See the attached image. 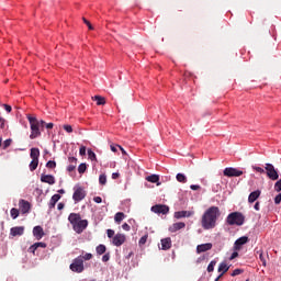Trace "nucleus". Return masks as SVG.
Here are the masks:
<instances>
[{
    "label": "nucleus",
    "instance_id": "12",
    "mask_svg": "<svg viewBox=\"0 0 281 281\" xmlns=\"http://www.w3.org/2000/svg\"><path fill=\"white\" fill-rule=\"evenodd\" d=\"M19 205L22 214H29L30 210H32V205L25 200H20Z\"/></svg>",
    "mask_w": 281,
    "mask_h": 281
},
{
    "label": "nucleus",
    "instance_id": "63",
    "mask_svg": "<svg viewBox=\"0 0 281 281\" xmlns=\"http://www.w3.org/2000/svg\"><path fill=\"white\" fill-rule=\"evenodd\" d=\"M46 128H48V130L54 128V123H46Z\"/></svg>",
    "mask_w": 281,
    "mask_h": 281
},
{
    "label": "nucleus",
    "instance_id": "36",
    "mask_svg": "<svg viewBox=\"0 0 281 281\" xmlns=\"http://www.w3.org/2000/svg\"><path fill=\"white\" fill-rule=\"evenodd\" d=\"M99 183L101 186H106V175H100L99 177Z\"/></svg>",
    "mask_w": 281,
    "mask_h": 281
},
{
    "label": "nucleus",
    "instance_id": "42",
    "mask_svg": "<svg viewBox=\"0 0 281 281\" xmlns=\"http://www.w3.org/2000/svg\"><path fill=\"white\" fill-rule=\"evenodd\" d=\"M240 273H243V269H235V270L232 272V277H233V278H236V276H240Z\"/></svg>",
    "mask_w": 281,
    "mask_h": 281
},
{
    "label": "nucleus",
    "instance_id": "30",
    "mask_svg": "<svg viewBox=\"0 0 281 281\" xmlns=\"http://www.w3.org/2000/svg\"><path fill=\"white\" fill-rule=\"evenodd\" d=\"M37 168H38V160L32 159V161L30 162L31 172H34V170H36Z\"/></svg>",
    "mask_w": 281,
    "mask_h": 281
},
{
    "label": "nucleus",
    "instance_id": "34",
    "mask_svg": "<svg viewBox=\"0 0 281 281\" xmlns=\"http://www.w3.org/2000/svg\"><path fill=\"white\" fill-rule=\"evenodd\" d=\"M259 254V260L262 262L263 267H267V259H265V255L262 254V250L257 251Z\"/></svg>",
    "mask_w": 281,
    "mask_h": 281
},
{
    "label": "nucleus",
    "instance_id": "23",
    "mask_svg": "<svg viewBox=\"0 0 281 281\" xmlns=\"http://www.w3.org/2000/svg\"><path fill=\"white\" fill-rule=\"evenodd\" d=\"M38 247H42V249H45L47 247V244L40 241V243H35L30 247V251H32V254H35L36 249H38Z\"/></svg>",
    "mask_w": 281,
    "mask_h": 281
},
{
    "label": "nucleus",
    "instance_id": "61",
    "mask_svg": "<svg viewBox=\"0 0 281 281\" xmlns=\"http://www.w3.org/2000/svg\"><path fill=\"white\" fill-rule=\"evenodd\" d=\"M57 210H65V203L63 202L58 203Z\"/></svg>",
    "mask_w": 281,
    "mask_h": 281
},
{
    "label": "nucleus",
    "instance_id": "10",
    "mask_svg": "<svg viewBox=\"0 0 281 281\" xmlns=\"http://www.w3.org/2000/svg\"><path fill=\"white\" fill-rule=\"evenodd\" d=\"M247 243H249V237L247 236L239 237L234 244V250L240 251V249H243V245H247Z\"/></svg>",
    "mask_w": 281,
    "mask_h": 281
},
{
    "label": "nucleus",
    "instance_id": "47",
    "mask_svg": "<svg viewBox=\"0 0 281 281\" xmlns=\"http://www.w3.org/2000/svg\"><path fill=\"white\" fill-rule=\"evenodd\" d=\"M38 125H40V128H41L42 131H44V130H45V126L47 125V123H46L45 121L41 120V121H38Z\"/></svg>",
    "mask_w": 281,
    "mask_h": 281
},
{
    "label": "nucleus",
    "instance_id": "57",
    "mask_svg": "<svg viewBox=\"0 0 281 281\" xmlns=\"http://www.w3.org/2000/svg\"><path fill=\"white\" fill-rule=\"evenodd\" d=\"M190 188H191L192 190H194V191L201 190V186H199V184H191Z\"/></svg>",
    "mask_w": 281,
    "mask_h": 281
},
{
    "label": "nucleus",
    "instance_id": "32",
    "mask_svg": "<svg viewBox=\"0 0 281 281\" xmlns=\"http://www.w3.org/2000/svg\"><path fill=\"white\" fill-rule=\"evenodd\" d=\"M10 214L13 220L19 218V214H20L19 209H14V207L11 209Z\"/></svg>",
    "mask_w": 281,
    "mask_h": 281
},
{
    "label": "nucleus",
    "instance_id": "6",
    "mask_svg": "<svg viewBox=\"0 0 281 281\" xmlns=\"http://www.w3.org/2000/svg\"><path fill=\"white\" fill-rule=\"evenodd\" d=\"M265 170L272 181H278V179H280V175H278V170H276V167L272 164H266Z\"/></svg>",
    "mask_w": 281,
    "mask_h": 281
},
{
    "label": "nucleus",
    "instance_id": "56",
    "mask_svg": "<svg viewBox=\"0 0 281 281\" xmlns=\"http://www.w3.org/2000/svg\"><path fill=\"white\" fill-rule=\"evenodd\" d=\"M236 258H238V251H234V252L231 255L229 260H234V259H236Z\"/></svg>",
    "mask_w": 281,
    "mask_h": 281
},
{
    "label": "nucleus",
    "instance_id": "26",
    "mask_svg": "<svg viewBox=\"0 0 281 281\" xmlns=\"http://www.w3.org/2000/svg\"><path fill=\"white\" fill-rule=\"evenodd\" d=\"M125 218H126V214H124L123 212H117L114 215V221H115V223H117V225H120V223H122V221Z\"/></svg>",
    "mask_w": 281,
    "mask_h": 281
},
{
    "label": "nucleus",
    "instance_id": "53",
    "mask_svg": "<svg viewBox=\"0 0 281 281\" xmlns=\"http://www.w3.org/2000/svg\"><path fill=\"white\" fill-rule=\"evenodd\" d=\"M110 258H111V256H110L109 254H105V255H103V257H102V261H103V262H109Z\"/></svg>",
    "mask_w": 281,
    "mask_h": 281
},
{
    "label": "nucleus",
    "instance_id": "29",
    "mask_svg": "<svg viewBox=\"0 0 281 281\" xmlns=\"http://www.w3.org/2000/svg\"><path fill=\"white\" fill-rule=\"evenodd\" d=\"M78 258H80L81 261L85 262V260H91L93 258V255L91 252H86L85 255L78 256Z\"/></svg>",
    "mask_w": 281,
    "mask_h": 281
},
{
    "label": "nucleus",
    "instance_id": "60",
    "mask_svg": "<svg viewBox=\"0 0 281 281\" xmlns=\"http://www.w3.org/2000/svg\"><path fill=\"white\" fill-rule=\"evenodd\" d=\"M254 209H255L257 212H260V202H256Z\"/></svg>",
    "mask_w": 281,
    "mask_h": 281
},
{
    "label": "nucleus",
    "instance_id": "35",
    "mask_svg": "<svg viewBox=\"0 0 281 281\" xmlns=\"http://www.w3.org/2000/svg\"><path fill=\"white\" fill-rule=\"evenodd\" d=\"M214 267H216V261L212 260L207 266L209 273H212V271H214Z\"/></svg>",
    "mask_w": 281,
    "mask_h": 281
},
{
    "label": "nucleus",
    "instance_id": "11",
    "mask_svg": "<svg viewBox=\"0 0 281 281\" xmlns=\"http://www.w3.org/2000/svg\"><path fill=\"white\" fill-rule=\"evenodd\" d=\"M112 243L115 247H122L123 243H126V235L124 234H116L113 239Z\"/></svg>",
    "mask_w": 281,
    "mask_h": 281
},
{
    "label": "nucleus",
    "instance_id": "3",
    "mask_svg": "<svg viewBox=\"0 0 281 281\" xmlns=\"http://www.w3.org/2000/svg\"><path fill=\"white\" fill-rule=\"evenodd\" d=\"M27 121L31 126V134L30 139H36L37 137H41L43 130L41 128V125L38 124V119L36 116H32L27 114Z\"/></svg>",
    "mask_w": 281,
    "mask_h": 281
},
{
    "label": "nucleus",
    "instance_id": "2",
    "mask_svg": "<svg viewBox=\"0 0 281 281\" xmlns=\"http://www.w3.org/2000/svg\"><path fill=\"white\" fill-rule=\"evenodd\" d=\"M68 221L76 234H82V232H85L86 228L89 227V221L82 220L79 213H70L68 216Z\"/></svg>",
    "mask_w": 281,
    "mask_h": 281
},
{
    "label": "nucleus",
    "instance_id": "54",
    "mask_svg": "<svg viewBox=\"0 0 281 281\" xmlns=\"http://www.w3.org/2000/svg\"><path fill=\"white\" fill-rule=\"evenodd\" d=\"M2 106H4V110L7 111V113H12V106L11 105L3 104Z\"/></svg>",
    "mask_w": 281,
    "mask_h": 281
},
{
    "label": "nucleus",
    "instance_id": "49",
    "mask_svg": "<svg viewBox=\"0 0 281 281\" xmlns=\"http://www.w3.org/2000/svg\"><path fill=\"white\" fill-rule=\"evenodd\" d=\"M106 234H108V238H113V236H115V231L108 229Z\"/></svg>",
    "mask_w": 281,
    "mask_h": 281
},
{
    "label": "nucleus",
    "instance_id": "25",
    "mask_svg": "<svg viewBox=\"0 0 281 281\" xmlns=\"http://www.w3.org/2000/svg\"><path fill=\"white\" fill-rule=\"evenodd\" d=\"M92 100L97 102L98 106H103V104H106V99H104L102 95H94Z\"/></svg>",
    "mask_w": 281,
    "mask_h": 281
},
{
    "label": "nucleus",
    "instance_id": "37",
    "mask_svg": "<svg viewBox=\"0 0 281 281\" xmlns=\"http://www.w3.org/2000/svg\"><path fill=\"white\" fill-rule=\"evenodd\" d=\"M148 240V234L140 237L138 245L142 247L143 245H146V241Z\"/></svg>",
    "mask_w": 281,
    "mask_h": 281
},
{
    "label": "nucleus",
    "instance_id": "39",
    "mask_svg": "<svg viewBox=\"0 0 281 281\" xmlns=\"http://www.w3.org/2000/svg\"><path fill=\"white\" fill-rule=\"evenodd\" d=\"M46 168H50V169L53 170L54 168H56V161L49 160V161L46 164Z\"/></svg>",
    "mask_w": 281,
    "mask_h": 281
},
{
    "label": "nucleus",
    "instance_id": "27",
    "mask_svg": "<svg viewBox=\"0 0 281 281\" xmlns=\"http://www.w3.org/2000/svg\"><path fill=\"white\" fill-rule=\"evenodd\" d=\"M146 181H149V183H158L159 182V176L158 175H151L146 178Z\"/></svg>",
    "mask_w": 281,
    "mask_h": 281
},
{
    "label": "nucleus",
    "instance_id": "51",
    "mask_svg": "<svg viewBox=\"0 0 281 281\" xmlns=\"http://www.w3.org/2000/svg\"><path fill=\"white\" fill-rule=\"evenodd\" d=\"M68 161H69L70 164H72V165H76V164H78V158H76V157H69V158H68Z\"/></svg>",
    "mask_w": 281,
    "mask_h": 281
},
{
    "label": "nucleus",
    "instance_id": "4",
    "mask_svg": "<svg viewBox=\"0 0 281 281\" xmlns=\"http://www.w3.org/2000/svg\"><path fill=\"white\" fill-rule=\"evenodd\" d=\"M226 223H228L229 225H244L245 215H243V213L240 212H233L228 214V216L226 217Z\"/></svg>",
    "mask_w": 281,
    "mask_h": 281
},
{
    "label": "nucleus",
    "instance_id": "48",
    "mask_svg": "<svg viewBox=\"0 0 281 281\" xmlns=\"http://www.w3.org/2000/svg\"><path fill=\"white\" fill-rule=\"evenodd\" d=\"M274 203H276V205H280V203H281V193H279V194L274 198Z\"/></svg>",
    "mask_w": 281,
    "mask_h": 281
},
{
    "label": "nucleus",
    "instance_id": "19",
    "mask_svg": "<svg viewBox=\"0 0 281 281\" xmlns=\"http://www.w3.org/2000/svg\"><path fill=\"white\" fill-rule=\"evenodd\" d=\"M184 227H186V223H183V222L173 223L169 227V232H171V233L179 232V229H184Z\"/></svg>",
    "mask_w": 281,
    "mask_h": 281
},
{
    "label": "nucleus",
    "instance_id": "16",
    "mask_svg": "<svg viewBox=\"0 0 281 281\" xmlns=\"http://www.w3.org/2000/svg\"><path fill=\"white\" fill-rule=\"evenodd\" d=\"M212 247H213L212 243L198 245L196 246V254H204V251H210V249H212Z\"/></svg>",
    "mask_w": 281,
    "mask_h": 281
},
{
    "label": "nucleus",
    "instance_id": "13",
    "mask_svg": "<svg viewBox=\"0 0 281 281\" xmlns=\"http://www.w3.org/2000/svg\"><path fill=\"white\" fill-rule=\"evenodd\" d=\"M25 234V227L23 226H15L10 229L11 236H23Z\"/></svg>",
    "mask_w": 281,
    "mask_h": 281
},
{
    "label": "nucleus",
    "instance_id": "21",
    "mask_svg": "<svg viewBox=\"0 0 281 281\" xmlns=\"http://www.w3.org/2000/svg\"><path fill=\"white\" fill-rule=\"evenodd\" d=\"M220 274V278H223V276H225V273H227L229 271V266H227L226 262H221L217 269Z\"/></svg>",
    "mask_w": 281,
    "mask_h": 281
},
{
    "label": "nucleus",
    "instance_id": "31",
    "mask_svg": "<svg viewBox=\"0 0 281 281\" xmlns=\"http://www.w3.org/2000/svg\"><path fill=\"white\" fill-rule=\"evenodd\" d=\"M105 252H106V246L101 244L97 247V254H99V256H102V254H105Z\"/></svg>",
    "mask_w": 281,
    "mask_h": 281
},
{
    "label": "nucleus",
    "instance_id": "18",
    "mask_svg": "<svg viewBox=\"0 0 281 281\" xmlns=\"http://www.w3.org/2000/svg\"><path fill=\"white\" fill-rule=\"evenodd\" d=\"M160 243H161V249L164 251H168V249H170V247H172V239L170 237H166V238L161 239Z\"/></svg>",
    "mask_w": 281,
    "mask_h": 281
},
{
    "label": "nucleus",
    "instance_id": "41",
    "mask_svg": "<svg viewBox=\"0 0 281 281\" xmlns=\"http://www.w3.org/2000/svg\"><path fill=\"white\" fill-rule=\"evenodd\" d=\"M12 145V139H5L4 143H3V149L5 150V148H9V146Z\"/></svg>",
    "mask_w": 281,
    "mask_h": 281
},
{
    "label": "nucleus",
    "instance_id": "40",
    "mask_svg": "<svg viewBox=\"0 0 281 281\" xmlns=\"http://www.w3.org/2000/svg\"><path fill=\"white\" fill-rule=\"evenodd\" d=\"M274 190H276V192H281V180H278L274 183Z\"/></svg>",
    "mask_w": 281,
    "mask_h": 281
},
{
    "label": "nucleus",
    "instance_id": "14",
    "mask_svg": "<svg viewBox=\"0 0 281 281\" xmlns=\"http://www.w3.org/2000/svg\"><path fill=\"white\" fill-rule=\"evenodd\" d=\"M42 183H48V186H54L56 183V178L52 175H42L41 176Z\"/></svg>",
    "mask_w": 281,
    "mask_h": 281
},
{
    "label": "nucleus",
    "instance_id": "52",
    "mask_svg": "<svg viewBox=\"0 0 281 281\" xmlns=\"http://www.w3.org/2000/svg\"><path fill=\"white\" fill-rule=\"evenodd\" d=\"M0 128H5V119L0 116Z\"/></svg>",
    "mask_w": 281,
    "mask_h": 281
},
{
    "label": "nucleus",
    "instance_id": "45",
    "mask_svg": "<svg viewBox=\"0 0 281 281\" xmlns=\"http://www.w3.org/2000/svg\"><path fill=\"white\" fill-rule=\"evenodd\" d=\"M82 21L88 26V30H93V25L91 24V22H89V20H86L85 18H82Z\"/></svg>",
    "mask_w": 281,
    "mask_h": 281
},
{
    "label": "nucleus",
    "instance_id": "28",
    "mask_svg": "<svg viewBox=\"0 0 281 281\" xmlns=\"http://www.w3.org/2000/svg\"><path fill=\"white\" fill-rule=\"evenodd\" d=\"M176 179L177 181H179V183H188V178L183 173H178L176 176Z\"/></svg>",
    "mask_w": 281,
    "mask_h": 281
},
{
    "label": "nucleus",
    "instance_id": "55",
    "mask_svg": "<svg viewBox=\"0 0 281 281\" xmlns=\"http://www.w3.org/2000/svg\"><path fill=\"white\" fill-rule=\"evenodd\" d=\"M68 172H74L76 170V165H69L67 167Z\"/></svg>",
    "mask_w": 281,
    "mask_h": 281
},
{
    "label": "nucleus",
    "instance_id": "9",
    "mask_svg": "<svg viewBox=\"0 0 281 281\" xmlns=\"http://www.w3.org/2000/svg\"><path fill=\"white\" fill-rule=\"evenodd\" d=\"M243 170L234 167H227L224 169V177H243Z\"/></svg>",
    "mask_w": 281,
    "mask_h": 281
},
{
    "label": "nucleus",
    "instance_id": "62",
    "mask_svg": "<svg viewBox=\"0 0 281 281\" xmlns=\"http://www.w3.org/2000/svg\"><path fill=\"white\" fill-rule=\"evenodd\" d=\"M112 179H120V173L117 172L112 173Z\"/></svg>",
    "mask_w": 281,
    "mask_h": 281
},
{
    "label": "nucleus",
    "instance_id": "59",
    "mask_svg": "<svg viewBox=\"0 0 281 281\" xmlns=\"http://www.w3.org/2000/svg\"><path fill=\"white\" fill-rule=\"evenodd\" d=\"M93 201H94V203H102V198L101 196H94Z\"/></svg>",
    "mask_w": 281,
    "mask_h": 281
},
{
    "label": "nucleus",
    "instance_id": "20",
    "mask_svg": "<svg viewBox=\"0 0 281 281\" xmlns=\"http://www.w3.org/2000/svg\"><path fill=\"white\" fill-rule=\"evenodd\" d=\"M260 190H256L254 192H251L248 196V203H256V201H258V199H260Z\"/></svg>",
    "mask_w": 281,
    "mask_h": 281
},
{
    "label": "nucleus",
    "instance_id": "46",
    "mask_svg": "<svg viewBox=\"0 0 281 281\" xmlns=\"http://www.w3.org/2000/svg\"><path fill=\"white\" fill-rule=\"evenodd\" d=\"M64 131H66V133H74V127H71V125H64Z\"/></svg>",
    "mask_w": 281,
    "mask_h": 281
},
{
    "label": "nucleus",
    "instance_id": "15",
    "mask_svg": "<svg viewBox=\"0 0 281 281\" xmlns=\"http://www.w3.org/2000/svg\"><path fill=\"white\" fill-rule=\"evenodd\" d=\"M194 214V212L192 211H178L175 212V218H190V216H192Z\"/></svg>",
    "mask_w": 281,
    "mask_h": 281
},
{
    "label": "nucleus",
    "instance_id": "7",
    "mask_svg": "<svg viewBox=\"0 0 281 281\" xmlns=\"http://www.w3.org/2000/svg\"><path fill=\"white\" fill-rule=\"evenodd\" d=\"M85 196H87V191H85L82 187H78L77 189H75V192L72 194L75 203H80V201H82Z\"/></svg>",
    "mask_w": 281,
    "mask_h": 281
},
{
    "label": "nucleus",
    "instance_id": "1",
    "mask_svg": "<svg viewBox=\"0 0 281 281\" xmlns=\"http://www.w3.org/2000/svg\"><path fill=\"white\" fill-rule=\"evenodd\" d=\"M218 216H221V209L218 206L209 207L202 215L201 226L203 229H214Z\"/></svg>",
    "mask_w": 281,
    "mask_h": 281
},
{
    "label": "nucleus",
    "instance_id": "58",
    "mask_svg": "<svg viewBox=\"0 0 281 281\" xmlns=\"http://www.w3.org/2000/svg\"><path fill=\"white\" fill-rule=\"evenodd\" d=\"M117 148H120V145H111L112 153H117Z\"/></svg>",
    "mask_w": 281,
    "mask_h": 281
},
{
    "label": "nucleus",
    "instance_id": "24",
    "mask_svg": "<svg viewBox=\"0 0 281 281\" xmlns=\"http://www.w3.org/2000/svg\"><path fill=\"white\" fill-rule=\"evenodd\" d=\"M30 157L33 160H38V157H41V150L36 147L31 148Z\"/></svg>",
    "mask_w": 281,
    "mask_h": 281
},
{
    "label": "nucleus",
    "instance_id": "64",
    "mask_svg": "<svg viewBox=\"0 0 281 281\" xmlns=\"http://www.w3.org/2000/svg\"><path fill=\"white\" fill-rule=\"evenodd\" d=\"M57 192H58V194H65L64 189H59Z\"/></svg>",
    "mask_w": 281,
    "mask_h": 281
},
{
    "label": "nucleus",
    "instance_id": "8",
    "mask_svg": "<svg viewBox=\"0 0 281 281\" xmlns=\"http://www.w3.org/2000/svg\"><path fill=\"white\" fill-rule=\"evenodd\" d=\"M151 212H154V214H168L170 212V206L166 205V204H156L154 206H151Z\"/></svg>",
    "mask_w": 281,
    "mask_h": 281
},
{
    "label": "nucleus",
    "instance_id": "17",
    "mask_svg": "<svg viewBox=\"0 0 281 281\" xmlns=\"http://www.w3.org/2000/svg\"><path fill=\"white\" fill-rule=\"evenodd\" d=\"M33 236L36 238V240H41L43 236H45V232L43 231L42 226H35L33 228Z\"/></svg>",
    "mask_w": 281,
    "mask_h": 281
},
{
    "label": "nucleus",
    "instance_id": "43",
    "mask_svg": "<svg viewBox=\"0 0 281 281\" xmlns=\"http://www.w3.org/2000/svg\"><path fill=\"white\" fill-rule=\"evenodd\" d=\"M252 170H255L256 172H259L260 175H263L265 172V169L258 166H252Z\"/></svg>",
    "mask_w": 281,
    "mask_h": 281
},
{
    "label": "nucleus",
    "instance_id": "38",
    "mask_svg": "<svg viewBox=\"0 0 281 281\" xmlns=\"http://www.w3.org/2000/svg\"><path fill=\"white\" fill-rule=\"evenodd\" d=\"M88 157L91 161H95V159H97L95 153H93V150H91V149L88 150Z\"/></svg>",
    "mask_w": 281,
    "mask_h": 281
},
{
    "label": "nucleus",
    "instance_id": "22",
    "mask_svg": "<svg viewBox=\"0 0 281 281\" xmlns=\"http://www.w3.org/2000/svg\"><path fill=\"white\" fill-rule=\"evenodd\" d=\"M60 194H54L52 198H50V201L48 203V207L49 210H54V207H56V204L58 203V201H60Z\"/></svg>",
    "mask_w": 281,
    "mask_h": 281
},
{
    "label": "nucleus",
    "instance_id": "50",
    "mask_svg": "<svg viewBox=\"0 0 281 281\" xmlns=\"http://www.w3.org/2000/svg\"><path fill=\"white\" fill-rule=\"evenodd\" d=\"M122 229H124V232H131V225L124 223V224L122 225Z\"/></svg>",
    "mask_w": 281,
    "mask_h": 281
},
{
    "label": "nucleus",
    "instance_id": "5",
    "mask_svg": "<svg viewBox=\"0 0 281 281\" xmlns=\"http://www.w3.org/2000/svg\"><path fill=\"white\" fill-rule=\"evenodd\" d=\"M69 269L74 273H82V271H85V262L81 258L77 257L70 263Z\"/></svg>",
    "mask_w": 281,
    "mask_h": 281
},
{
    "label": "nucleus",
    "instance_id": "44",
    "mask_svg": "<svg viewBox=\"0 0 281 281\" xmlns=\"http://www.w3.org/2000/svg\"><path fill=\"white\" fill-rule=\"evenodd\" d=\"M79 155H80L81 157H85V155H87V147L81 146L80 149H79Z\"/></svg>",
    "mask_w": 281,
    "mask_h": 281
},
{
    "label": "nucleus",
    "instance_id": "33",
    "mask_svg": "<svg viewBox=\"0 0 281 281\" xmlns=\"http://www.w3.org/2000/svg\"><path fill=\"white\" fill-rule=\"evenodd\" d=\"M79 175H85L87 172V164H80L78 167Z\"/></svg>",
    "mask_w": 281,
    "mask_h": 281
}]
</instances>
